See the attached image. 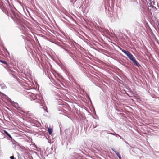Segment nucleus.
I'll list each match as a JSON object with an SVG mask.
<instances>
[{
  "instance_id": "obj_18",
  "label": "nucleus",
  "mask_w": 159,
  "mask_h": 159,
  "mask_svg": "<svg viewBox=\"0 0 159 159\" xmlns=\"http://www.w3.org/2000/svg\"><path fill=\"white\" fill-rule=\"evenodd\" d=\"M75 150V148H70L69 149V150H71V151L73 153V152H75V151H74V150Z\"/></svg>"
},
{
  "instance_id": "obj_36",
  "label": "nucleus",
  "mask_w": 159,
  "mask_h": 159,
  "mask_svg": "<svg viewBox=\"0 0 159 159\" xmlns=\"http://www.w3.org/2000/svg\"><path fill=\"white\" fill-rule=\"evenodd\" d=\"M51 149H52V148H51Z\"/></svg>"
},
{
  "instance_id": "obj_9",
  "label": "nucleus",
  "mask_w": 159,
  "mask_h": 159,
  "mask_svg": "<svg viewBox=\"0 0 159 159\" xmlns=\"http://www.w3.org/2000/svg\"><path fill=\"white\" fill-rule=\"evenodd\" d=\"M112 131L113 132H114V133H110V132L109 131H108L107 130H104V131L106 133H107V134H110L111 135H112L115 136H116V137H118V136H119V134H117L116 133H115L114 131L113 130H112Z\"/></svg>"
},
{
  "instance_id": "obj_28",
  "label": "nucleus",
  "mask_w": 159,
  "mask_h": 159,
  "mask_svg": "<svg viewBox=\"0 0 159 159\" xmlns=\"http://www.w3.org/2000/svg\"><path fill=\"white\" fill-rule=\"evenodd\" d=\"M118 136L120 138V139H122V137L120 136L119 135V136Z\"/></svg>"
},
{
  "instance_id": "obj_5",
  "label": "nucleus",
  "mask_w": 159,
  "mask_h": 159,
  "mask_svg": "<svg viewBox=\"0 0 159 159\" xmlns=\"http://www.w3.org/2000/svg\"><path fill=\"white\" fill-rule=\"evenodd\" d=\"M134 63V65L136 66H137L139 67L141 66L137 62V60L135 59V58L134 56L131 54L130 55L129 57H128Z\"/></svg>"
},
{
  "instance_id": "obj_2",
  "label": "nucleus",
  "mask_w": 159,
  "mask_h": 159,
  "mask_svg": "<svg viewBox=\"0 0 159 159\" xmlns=\"http://www.w3.org/2000/svg\"><path fill=\"white\" fill-rule=\"evenodd\" d=\"M26 97L31 101L36 100L37 102L39 103L40 104H42L44 101L41 96L38 94L35 95L30 92H27Z\"/></svg>"
},
{
  "instance_id": "obj_11",
  "label": "nucleus",
  "mask_w": 159,
  "mask_h": 159,
  "mask_svg": "<svg viewBox=\"0 0 159 159\" xmlns=\"http://www.w3.org/2000/svg\"><path fill=\"white\" fill-rule=\"evenodd\" d=\"M0 135H1V139H3L6 137L5 134H4V133L3 132V131H0Z\"/></svg>"
},
{
  "instance_id": "obj_30",
  "label": "nucleus",
  "mask_w": 159,
  "mask_h": 159,
  "mask_svg": "<svg viewBox=\"0 0 159 159\" xmlns=\"http://www.w3.org/2000/svg\"><path fill=\"white\" fill-rule=\"evenodd\" d=\"M103 82H104V83L105 84H107V82H105V81H104Z\"/></svg>"
},
{
  "instance_id": "obj_17",
  "label": "nucleus",
  "mask_w": 159,
  "mask_h": 159,
  "mask_svg": "<svg viewBox=\"0 0 159 159\" xmlns=\"http://www.w3.org/2000/svg\"><path fill=\"white\" fill-rule=\"evenodd\" d=\"M74 151H75V152H79V151H81V150L79 148H75V150Z\"/></svg>"
},
{
  "instance_id": "obj_31",
  "label": "nucleus",
  "mask_w": 159,
  "mask_h": 159,
  "mask_svg": "<svg viewBox=\"0 0 159 159\" xmlns=\"http://www.w3.org/2000/svg\"><path fill=\"white\" fill-rule=\"evenodd\" d=\"M1 93L3 95H5V96H6L5 94H4V93Z\"/></svg>"
},
{
  "instance_id": "obj_13",
  "label": "nucleus",
  "mask_w": 159,
  "mask_h": 159,
  "mask_svg": "<svg viewBox=\"0 0 159 159\" xmlns=\"http://www.w3.org/2000/svg\"><path fill=\"white\" fill-rule=\"evenodd\" d=\"M52 128H50V127H49L48 128V132L49 135H52Z\"/></svg>"
},
{
  "instance_id": "obj_23",
  "label": "nucleus",
  "mask_w": 159,
  "mask_h": 159,
  "mask_svg": "<svg viewBox=\"0 0 159 159\" xmlns=\"http://www.w3.org/2000/svg\"><path fill=\"white\" fill-rule=\"evenodd\" d=\"M118 157L119 158V159H121V157L120 155L118 156Z\"/></svg>"
},
{
  "instance_id": "obj_21",
  "label": "nucleus",
  "mask_w": 159,
  "mask_h": 159,
  "mask_svg": "<svg viewBox=\"0 0 159 159\" xmlns=\"http://www.w3.org/2000/svg\"><path fill=\"white\" fill-rule=\"evenodd\" d=\"M111 150L113 151L114 152H115V153H116V151L115 150V149H114V148H111Z\"/></svg>"
},
{
  "instance_id": "obj_8",
  "label": "nucleus",
  "mask_w": 159,
  "mask_h": 159,
  "mask_svg": "<svg viewBox=\"0 0 159 159\" xmlns=\"http://www.w3.org/2000/svg\"><path fill=\"white\" fill-rule=\"evenodd\" d=\"M120 49L122 51L125 53V55H126L128 57L131 54L128 51H126L125 49H122L121 48H120Z\"/></svg>"
},
{
  "instance_id": "obj_7",
  "label": "nucleus",
  "mask_w": 159,
  "mask_h": 159,
  "mask_svg": "<svg viewBox=\"0 0 159 159\" xmlns=\"http://www.w3.org/2000/svg\"><path fill=\"white\" fill-rule=\"evenodd\" d=\"M3 132L4 133V134H6L8 137H9L10 139H8L11 140V142H12V143L14 144L13 142H14L17 143L15 140L12 138L11 136L10 135V134L6 130H3Z\"/></svg>"
},
{
  "instance_id": "obj_22",
  "label": "nucleus",
  "mask_w": 159,
  "mask_h": 159,
  "mask_svg": "<svg viewBox=\"0 0 159 159\" xmlns=\"http://www.w3.org/2000/svg\"><path fill=\"white\" fill-rule=\"evenodd\" d=\"M116 152V153H115L117 155V156L120 155V154L119 153V152H117V151Z\"/></svg>"
},
{
  "instance_id": "obj_25",
  "label": "nucleus",
  "mask_w": 159,
  "mask_h": 159,
  "mask_svg": "<svg viewBox=\"0 0 159 159\" xmlns=\"http://www.w3.org/2000/svg\"><path fill=\"white\" fill-rule=\"evenodd\" d=\"M5 50H6V52H7L8 54H9V52H8V50H7V49H6Z\"/></svg>"
},
{
  "instance_id": "obj_4",
  "label": "nucleus",
  "mask_w": 159,
  "mask_h": 159,
  "mask_svg": "<svg viewBox=\"0 0 159 159\" xmlns=\"http://www.w3.org/2000/svg\"><path fill=\"white\" fill-rule=\"evenodd\" d=\"M10 100L11 101V104L16 109L19 111H21L24 113V111L22 110V108L20 107L17 103L15 102L14 101L11 100L10 99Z\"/></svg>"
},
{
  "instance_id": "obj_12",
  "label": "nucleus",
  "mask_w": 159,
  "mask_h": 159,
  "mask_svg": "<svg viewBox=\"0 0 159 159\" xmlns=\"http://www.w3.org/2000/svg\"><path fill=\"white\" fill-rule=\"evenodd\" d=\"M71 156H73L75 158H76L78 156L79 154L76 152H74L72 153V154L71 155Z\"/></svg>"
},
{
  "instance_id": "obj_19",
  "label": "nucleus",
  "mask_w": 159,
  "mask_h": 159,
  "mask_svg": "<svg viewBox=\"0 0 159 159\" xmlns=\"http://www.w3.org/2000/svg\"><path fill=\"white\" fill-rule=\"evenodd\" d=\"M65 49L66 51L68 52V53H69L70 56H71V55L72 54V53L71 52H69L67 50V49Z\"/></svg>"
},
{
  "instance_id": "obj_14",
  "label": "nucleus",
  "mask_w": 159,
  "mask_h": 159,
  "mask_svg": "<svg viewBox=\"0 0 159 159\" xmlns=\"http://www.w3.org/2000/svg\"><path fill=\"white\" fill-rule=\"evenodd\" d=\"M0 86H1L2 89H4L7 88L6 86L3 83L0 84Z\"/></svg>"
},
{
  "instance_id": "obj_20",
  "label": "nucleus",
  "mask_w": 159,
  "mask_h": 159,
  "mask_svg": "<svg viewBox=\"0 0 159 159\" xmlns=\"http://www.w3.org/2000/svg\"><path fill=\"white\" fill-rule=\"evenodd\" d=\"M10 159H15V158L14 156H12L10 157Z\"/></svg>"
},
{
  "instance_id": "obj_26",
  "label": "nucleus",
  "mask_w": 159,
  "mask_h": 159,
  "mask_svg": "<svg viewBox=\"0 0 159 159\" xmlns=\"http://www.w3.org/2000/svg\"><path fill=\"white\" fill-rule=\"evenodd\" d=\"M88 98L89 99H90V102H91V103H92V102H91V99H90V97L88 96Z\"/></svg>"
},
{
  "instance_id": "obj_24",
  "label": "nucleus",
  "mask_w": 159,
  "mask_h": 159,
  "mask_svg": "<svg viewBox=\"0 0 159 159\" xmlns=\"http://www.w3.org/2000/svg\"><path fill=\"white\" fill-rule=\"evenodd\" d=\"M25 70H20V71L21 72V73H23V71H24V72H25V71H24Z\"/></svg>"
},
{
  "instance_id": "obj_34",
  "label": "nucleus",
  "mask_w": 159,
  "mask_h": 159,
  "mask_svg": "<svg viewBox=\"0 0 159 159\" xmlns=\"http://www.w3.org/2000/svg\"><path fill=\"white\" fill-rule=\"evenodd\" d=\"M142 158V157H140V159H141V158Z\"/></svg>"
},
{
  "instance_id": "obj_16",
  "label": "nucleus",
  "mask_w": 159,
  "mask_h": 159,
  "mask_svg": "<svg viewBox=\"0 0 159 159\" xmlns=\"http://www.w3.org/2000/svg\"><path fill=\"white\" fill-rule=\"evenodd\" d=\"M43 109L46 112H48V109L46 106H44L43 107Z\"/></svg>"
},
{
  "instance_id": "obj_10",
  "label": "nucleus",
  "mask_w": 159,
  "mask_h": 159,
  "mask_svg": "<svg viewBox=\"0 0 159 159\" xmlns=\"http://www.w3.org/2000/svg\"><path fill=\"white\" fill-rule=\"evenodd\" d=\"M0 62L4 63L8 67V68L9 69L11 68L8 65V64L7 63V62H6V61H5L4 60H0Z\"/></svg>"
},
{
  "instance_id": "obj_35",
  "label": "nucleus",
  "mask_w": 159,
  "mask_h": 159,
  "mask_svg": "<svg viewBox=\"0 0 159 159\" xmlns=\"http://www.w3.org/2000/svg\"><path fill=\"white\" fill-rule=\"evenodd\" d=\"M96 127H93V128H95Z\"/></svg>"
},
{
  "instance_id": "obj_33",
  "label": "nucleus",
  "mask_w": 159,
  "mask_h": 159,
  "mask_svg": "<svg viewBox=\"0 0 159 159\" xmlns=\"http://www.w3.org/2000/svg\"><path fill=\"white\" fill-rule=\"evenodd\" d=\"M21 69H22L21 70H25V69L24 68H21Z\"/></svg>"
},
{
  "instance_id": "obj_3",
  "label": "nucleus",
  "mask_w": 159,
  "mask_h": 159,
  "mask_svg": "<svg viewBox=\"0 0 159 159\" xmlns=\"http://www.w3.org/2000/svg\"><path fill=\"white\" fill-rule=\"evenodd\" d=\"M16 71H14L13 70H8L9 73L11 75L12 77L15 79H17L18 77H19V73H20V71L19 70H16Z\"/></svg>"
},
{
  "instance_id": "obj_1",
  "label": "nucleus",
  "mask_w": 159,
  "mask_h": 159,
  "mask_svg": "<svg viewBox=\"0 0 159 159\" xmlns=\"http://www.w3.org/2000/svg\"><path fill=\"white\" fill-rule=\"evenodd\" d=\"M6 2V4L7 6L8 7V9L10 10L11 12V16L13 20L18 25H19L21 27L24 26V23L21 20L20 17L18 14H16L14 11V9L13 7L11 5L8 0H5Z\"/></svg>"
},
{
  "instance_id": "obj_32",
  "label": "nucleus",
  "mask_w": 159,
  "mask_h": 159,
  "mask_svg": "<svg viewBox=\"0 0 159 159\" xmlns=\"http://www.w3.org/2000/svg\"><path fill=\"white\" fill-rule=\"evenodd\" d=\"M30 159H33V157H31L30 158Z\"/></svg>"
},
{
  "instance_id": "obj_27",
  "label": "nucleus",
  "mask_w": 159,
  "mask_h": 159,
  "mask_svg": "<svg viewBox=\"0 0 159 159\" xmlns=\"http://www.w3.org/2000/svg\"><path fill=\"white\" fill-rule=\"evenodd\" d=\"M156 41H157V43L159 45V42L158 41V40L157 39V40H156Z\"/></svg>"
},
{
  "instance_id": "obj_6",
  "label": "nucleus",
  "mask_w": 159,
  "mask_h": 159,
  "mask_svg": "<svg viewBox=\"0 0 159 159\" xmlns=\"http://www.w3.org/2000/svg\"><path fill=\"white\" fill-rule=\"evenodd\" d=\"M30 122L31 125L34 126L39 127L41 125V124L39 122L33 119L30 120Z\"/></svg>"
},
{
  "instance_id": "obj_15",
  "label": "nucleus",
  "mask_w": 159,
  "mask_h": 159,
  "mask_svg": "<svg viewBox=\"0 0 159 159\" xmlns=\"http://www.w3.org/2000/svg\"><path fill=\"white\" fill-rule=\"evenodd\" d=\"M116 80L119 83L121 84H122V83L123 82V81L118 78V80Z\"/></svg>"
},
{
  "instance_id": "obj_29",
  "label": "nucleus",
  "mask_w": 159,
  "mask_h": 159,
  "mask_svg": "<svg viewBox=\"0 0 159 159\" xmlns=\"http://www.w3.org/2000/svg\"><path fill=\"white\" fill-rule=\"evenodd\" d=\"M29 75H31V73H30V71H29Z\"/></svg>"
}]
</instances>
